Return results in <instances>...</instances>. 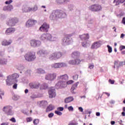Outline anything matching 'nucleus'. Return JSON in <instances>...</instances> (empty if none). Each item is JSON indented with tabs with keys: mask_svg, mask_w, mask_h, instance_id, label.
Returning <instances> with one entry per match:
<instances>
[{
	"mask_svg": "<svg viewBox=\"0 0 125 125\" xmlns=\"http://www.w3.org/2000/svg\"><path fill=\"white\" fill-rule=\"evenodd\" d=\"M80 83V82H78L76 83H75L74 84L72 85L71 88V92L72 93V94H75L76 92L74 91L75 89H76L77 87H78V85H79V84Z\"/></svg>",
	"mask_w": 125,
	"mask_h": 125,
	"instance_id": "26",
	"label": "nucleus"
},
{
	"mask_svg": "<svg viewBox=\"0 0 125 125\" xmlns=\"http://www.w3.org/2000/svg\"><path fill=\"white\" fill-rule=\"evenodd\" d=\"M24 58L27 62H33L36 60V53L34 52H28L24 55Z\"/></svg>",
	"mask_w": 125,
	"mask_h": 125,
	"instance_id": "4",
	"label": "nucleus"
},
{
	"mask_svg": "<svg viewBox=\"0 0 125 125\" xmlns=\"http://www.w3.org/2000/svg\"><path fill=\"white\" fill-rule=\"evenodd\" d=\"M54 109V106L52 105V104H50L47 107V111L48 112L50 111H52Z\"/></svg>",
	"mask_w": 125,
	"mask_h": 125,
	"instance_id": "35",
	"label": "nucleus"
},
{
	"mask_svg": "<svg viewBox=\"0 0 125 125\" xmlns=\"http://www.w3.org/2000/svg\"><path fill=\"white\" fill-rule=\"evenodd\" d=\"M68 109L69 111H71L73 112V111H74V107H73L72 106H70L68 107Z\"/></svg>",
	"mask_w": 125,
	"mask_h": 125,
	"instance_id": "61",
	"label": "nucleus"
},
{
	"mask_svg": "<svg viewBox=\"0 0 125 125\" xmlns=\"http://www.w3.org/2000/svg\"><path fill=\"white\" fill-rule=\"evenodd\" d=\"M107 47L108 48V51L109 53H111L112 51V47L110 46V45H107Z\"/></svg>",
	"mask_w": 125,
	"mask_h": 125,
	"instance_id": "47",
	"label": "nucleus"
},
{
	"mask_svg": "<svg viewBox=\"0 0 125 125\" xmlns=\"http://www.w3.org/2000/svg\"><path fill=\"white\" fill-rule=\"evenodd\" d=\"M85 114L86 115H88V114L90 115L91 114V111L89 110V109H86L85 110Z\"/></svg>",
	"mask_w": 125,
	"mask_h": 125,
	"instance_id": "51",
	"label": "nucleus"
},
{
	"mask_svg": "<svg viewBox=\"0 0 125 125\" xmlns=\"http://www.w3.org/2000/svg\"><path fill=\"white\" fill-rule=\"evenodd\" d=\"M13 0H7L5 2V4H10V3H12V2H13Z\"/></svg>",
	"mask_w": 125,
	"mask_h": 125,
	"instance_id": "53",
	"label": "nucleus"
},
{
	"mask_svg": "<svg viewBox=\"0 0 125 125\" xmlns=\"http://www.w3.org/2000/svg\"><path fill=\"white\" fill-rule=\"evenodd\" d=\"M13 51H14V49H13V47H8V52L9 53H11V52H13Z\"/></svg>",
	"mask_w": 125,
	"mask_h": 125,
	"instance_id": "46",
	"label": "nucleus"
},
{
	"mask_svg": "<svg viewBox=\"0 0 125 125\" xmlns=\"http://www.w3.org/2000/svg\"><path fill=\"white\" fill-rule=\"evenodd\" d=\"M41 41H48V42H54L58 40V37L56 35H52L50 33H45L42 34L40 37Z\"/></svg>",
	"mask_w": 125,
	"mask_h": 125,
	"instance_id": "2",
	"label": "nucleus"
},
{
	"mask_svg": "<svg viewBox=\"0 0 125 125\" xmlns=\"http://www.w3.org/2000/svg\"><path fill=\"white\" fill-rule=\"evenodd\" d=\"M122 23L125 25V17H124L122 21Z\"/></svg>",
	"mask_w": 125,
	"mask_h": 125,
	"instance_id": "64",
	"label": "nucleus"
},
{
	"mask_svg": "<svg viewBox=\"0 0 125 125\" xmlns=\"http://www.w3.org/2000/svg\"><path fill=\"white\" fill-rule=\"evenodd\" d=\"M29 85L31 88H35L37 89L40 87L41 84L39 82H35L29 83Z\"/></svg>",
	"mask_w": 125,
	"mask_h": 125,
	"instance_id": "20",
	"label": "nucleus"
},
{
	"mask_svg": "<svg viewBox=\"0 0 125 125\" xmlns=\"http://www.w3.org/2000/svg\"><path fill=\"white\" fill-rule=\"evenodd\" d=\"M119 48H120V50L122 51L123 49H125V46L121 45Z\"/></svg>",
	"mask_w": 125,
	"mask_h": 125,
	"instance_id": "62",
	"label": "nucleus"
},
{
	"mask_svg": "<svg viewBox=\"0 0 125 125\" xmlns=\"http://www.w3.org/2000/svg\"><path fill=\"white\" fill-rule=\"evenodd\" d=\"M13 9V6L12 5L10 4L8 6H5L3 8V10L4 11H11Z\"/></svg>",
	"mask_w": 125,
	"mask_h": 125,
	"instance_id": "28",
	"label": "nucleus"
},
{
	"mask_svg": "<svg viewBox=\"0 0 125 125\" xmlns=\"http://www.w3.org/2000/svg\"><path fill=\"white\" fill-rule=\"evenodd\" d=\"M39 30L41 32H45L46 33L48 32V30H49V24L46 22L43 23L40 27Z\"/></svg>",
	"mask_w": 125,
	"mask_h": 125,
	"instance_id": "13",
	"label": "nucleus"
},
{
	"mask_svg": "<svg viewBox=\"0 0 125 125\" xmlns=\"http://www.w3.org/2000/svg\"><path fill=\"white\" fill-rule=\"evenodd\" d=\"M57 76L56 73L47 74L45 76V79L46 80V81H50L51 82H52V81H54V80L56 79Z\"/></svg>",
	"mask_w": 125,
	"mask_h": 125,
	"instance_id": "10",
	"label": "nucleus"
},
{
	"mask_svg": "<svg viewBox=\"0 0 125 125\" xmlns=\"http://www.w3.org/2000/svg\"><path fill=\"white\" fill-rule=\"evenodd\" d=\"M47 105V102L46 101H42L40 103V106L41 107H45Z\"/></svg>",
	"mask_w": 125,
	"mask_h": 125,
	"instance_id": "34",
	"label": "nucleus"
},
{
	"mask_svg": "<svg viewBox=\"0 0 125 125\" xmlns=\"http://www.w3.org/2000/svg\"><path fill=\"white\" fill-rule=\"evenodd\" d=\"M79 38L81 41H86V40H88V39H89V35H88L87 34H84L82 35H79Z\"/></svg>",
	"mask_w": 125,
	"mask_h": 125,
	"instance_id": "25",
	"label": "nucleus"
},
{
	"mask_svg": "<svg viewBox=\"0 0 125 125\" xmlns=\"http://www.w3.org/2000/svg\"><path fill=\"white\" fill-rule=\"evenodd\" d=\"M74 34H70L64 36L62 40V45H70L74 42V40L71 37H73Z\"/></svg>",
	"mask_w": 125,
	"mask_h": 125,
	"instance_id": "3",
	"label": "nucleus"
},
{
	"mask_svg": "<svg viewBox=\"0 0 125 125\" xmlns=\"http://www.w3.org/2000/svg\"><path fill=\"white\" fill-rule=\"evenodd\" d=\"M53 116H54V113L51 112L50 113H49L48 115V118H49L50 119H51V118H52V117H53Z\"/></svg>",
	"mask_w": 125,
	"mask_h": 125,
	"instance_id": "54",
	"label": "nucleus"
},
{
	"mask_svg": "<svg viewBox=\"0 0 125 125\" xmlns=\"http://www.w3.org/2000/svg\"><path fill=\"white\" fill-rule=\"evenodd\" d=\"M38 6L35 5L33 7H28L26 5L23 6L22 10L23 12H30L32 11V12H36L38 10Z\"/></svg>",
	"mask_w": 125,
	"mask_h": 125,
	"instance_id": "7",
	"label": "nucleus"
},
{
	"mask_svg": "<svg viewBox=\"0 0 125 125\" xmlns=\"http://www.w3.org/2000/svg\"><path fill=\"white\" fill-rule=\"evenodd\" d=\"M58 19L59 18H65L67 16V14L62 10H56Z\"/></svg>",
	"mask_w": 125,
	"mask_h": 125,
	"instance_id": "16",
	"label": "nucleus"
},
{
	"mask_svg": "<svg viewBox=\"0 0 125 125\" xmlns=\"http://www.w3.org/2000/svg\"><path fill=\"white\" fill-rule=\"evenodd\" d=\"M68 63L70 65H76L75 60H71L68 62Z\"/></svg>",
	"mask_w": 125,
	"mask_h": 125,
	"instance_id": "42",
	"label": "nucleus"
},
{
	"mask_svg": "<svg viewBox=\"0 0 125 125\" xmlns=\"http://www.w3.org/2000/svg\"><path fill=\"white\" fill-rule=\"evenodd\" d=\"M19 98H20V97L17 95H14L12 97V99L13 100H15V101H17V100H18Z\"/></svg>",
	"mask_w": 125,
	"mask_h": 125,
	"instance_id": "38",
	"label": "nucleus"
},
{
	"mask_svg": "<svg viewBox=\"0 0 125 125\" xmlns=\"http://www.w3.org/2000/svg\"><path fill=\"white\" fill-rule=\"evenodd\" d=\"M7 64V59L4 58H1L0 65H6Z\"/></svg>",
	"mask_w": 125,
	"mask_h": 125,
	"instance_id": "32",
	"label": "nucleus"
},
{
	"mask_svg": "<svg viewBox=\"0 0 125 125\" xmlns=\"http://www.w3.org/2000/svg\"><path fill=\"white\" fill-rule=\"evenodd\" d=\"M26 121L27 123H29L30 122H32V121H33V119L31 118V117H28L26 118Z\"/></svg>",
	"mask_w": 125,
	"mask_h": 125,
	"instance_id": "58",
	"label": "nucleus"
},
{
	"mask_svg": "<svg viewBox=\"0 0 125 125\" xmlns=\"http://www.w3.org/2000/svg\"><path fill=\"white\" fill-rule=\"evenodd\" d=\"M57 4H64L66 2H69V0H56Z\"/></svg>",
	"mask_w": 125,
	"mask_h": 125,
	"instance_id": "30",
	"label": "nucleus"
},
{
	"mask_svg": "<svg viewBox=\"0 0 125 125\" xmlns=\"http://www.w3.org/2000/svg\"><path fill=\"white\" fill-rule=\"evenodd\" d=\"M75 65H79V64H80V63H81V60L79 59H76L75 60Z\"/></svg>",
	"mask_w": 125,
	"mask_h": 125,
	"instance_id": "50",
	"label": "nucleus"
},
{
	"mask_svg": "<svg viewBox=\"0 0 125 125\" xmlns=\"http://www.w3.org/2000/svg\"><path fill=\"white\" fill-rule=\"evenodd\" d=\"M13 107L11 105L4 106L2 108V111L5 113L7 116H13L14 115V111L12 110Z\"/></svg>",
	"mask_w": 125,
	"mask_h": 125,
	"instance_id": "5",
	"label": "nucleus"
},
{
	"mask_svg": "<svg viewBox=\"0 0 125 125\" xmlns=\"http://www.w3.org/2000/svg\"><path fill=\"white\" fill-rule=\"evenodd\" d=\"M4 95V92H3L1 89H0V99L2 100V97H3Z\"/></svg>",
	"mask_w": 125,
	"mask_h": 125,
	"instance_id": "43",
	"label": "nucleus"
},
{
	"mask_svg": "<svg viewBox=\"0 0 125 125\" xmlns=\"http://www.w3.org/2000/svg\"><path fill=\"white\" fill-rule=\"evenodd\" d=\"M18 23V19L16 18H10L6 22V25L10 27H13Z\"/></svg>",
	"mask_w": 125,
	"mask_h": 125,
	"instance_id": "8",
	"label": "nucleus"
},
{
	"mask_svg": "<svg viewBox=\"0 0 125 125\" xmlns=\"http://www.w3.org/2000/svg\"><path fill=\"white\" fill-rule=\"evenodd\" d=\"M68 9L70 11H72V10H74V5L72 4H69L68 5Z\"/></svg>",
	"mask_w": 125,
	"mask_h": 125,
	"instance_id": "41",
	"label": "nucleus"
},
{
	"mask_svg": "<svg viewBox=\"0 0 125 125\" xmlns=\"http://www.w3.org/2000/svg\"><path fill=\"white\" fill-rule=\"evenodd\" d=\"M125 0H114L113 3L115 5H119L120 3H123L125 2Z\"/></svg>",
	"mask_w": 125,
	"mask_h": 125,
	"instance_id": "31",
	"label": "nucleus"
},
{
	"mask_svg": "<svg viewBox=\"0 0 125 125\" xmlns=\"http://www.w3.org/2000/svg\"><path fill=\"white\" fill-rule=\"evenodd\" d=\"M39 123H40V121L39 120V119H35L33 121V124L35 125H39Z\"/></svg>",
	"mask_w": 125,
	"mask_h": 125,
	"instance_id": "48",
	"label": "nucleus"
},
{
	"mask_svg": "<svg viewBox=\"0 0 125 125\" xmlns=\"http://www.w3.org/2000/svg\"><path fill=\"white\" fill-rule=\"evenodd\" d=\"M73 79L75 80L76 81H77V80H78V79H79V75L78 74H76L74 76H73Z\"/></svg>",
	"mask_w": 125,
	"mask_h": 125,
	"instance_id": "56",
	"label": "nucleus"
},
{
	"mask_svg": "<svg viewBox=\"0 0 125 125\" xmlns=\"http://www.w3.org/2000/svg\"><path fill=\"white\" fill-rule=\"evenodd\" d=\"M68 64L65 62L56 63L51 64L52 68L57 69V68H62V67H67Z\"/></svg>",
	"mask_w": 125,
	"mask_h": 125,
	"instance_id": "12",
	"label": "nucleus"
},
{
	"mask_svg": "<svg viewBox=\"0 0 125 125\" xmlns=\"http://www.w3.org/2000/svg\"><path fill=\"white\" fill-rule=\"evenodd\" d=\"M30 44L32 47H39V46H41L42 42L39 40H33L31 41Z\"/></svg>",
	"mask_w": 125,
	"mask_h": 125,
	"instance_id": "14",
	"label": "nucleus"
},
{
	"mask_svg": "<svg viewBox=\"0 0 125 125\" xmlns=\"http://www.w3.org/2000/svg\"><path fill=\"white\" fill-rule=\"evenodd\" d=\"M15 68L17 69V70H19L20 71H25V69L26 67L24 66V65L19 63L15 65Z\"/></svg>",
	"mask_w": 125,
	"mask_h": 125,
	"instance_id": "23",
	"label": "nucleus"
},
{
	"mask_svg": "<svg viewBox=\"0 0 125 125\" xmlns=\"http://www.w3.org/2000/svg\"><path fill=\"white\" fill-rule=\"evenodd\" d=\"M18 78H19V74L17 73H15L12 75H9L7 77V79L5 81L6 85H8V86H11V85L13 84V83H14V82L16 83L18 82V80H17Z\"/></svg>",
	"mask_w": 125,
	"mask_h": 125,
	"instance_id": "1",
	"label": "nucleus"
},
{
	"mask_svg": "<svg viewBox=\"0 0 125 125\" xmlns=\"http://www.w3.org/2000/svg\"><path fill=\"white\" fill-rule=\"evenodd\" d=\"M82 46L83 47H88L90 45V44L86 42H82Z\"/></svg>",
	"mask_w": 125,
	"mask_h": 125,
	"instance_id": "37",
	"label": "nucleus"
},
{
	"mask_svg": "<svg viewBox=\"0 0 125 125\" xmlns=\"http://www.w3.org/2000/svg\"><path fill=\"white\" fill-rule=\"evenodd\" d=\"M12 43V40H9L7 41L6 40H4L1 42L2 45H4V46H6L7 45H10Z\"/></svg>",
	"mask_w": 125,
	"mask_h": 125,
	"instance_id": "27",
	"label": "nucleus"
},
{
	"mask_svg": "<svg viewBox=\"0 0 125 125\" xmlns=\"http://www.w3.org/2000/svg\"><path fill=\"white\" fill-rule=\"evenodd\" d=\"M15 32V28H9L6 29L5 31V35H9L10 34H12Z\"/></svg>",
	"mask_w": 125,
	"mask_h": 125,
	"instance_id": "24",
	"label": "nucleus"
},
{
	"mask_svg": "<svg viewBox=\"0 0 125 125\" xmlns=\"http://www.w3.org/2000/svg\"><path fill=\"white\" fill-rule=\"evenodd\" d=\"M89 9L91 11L96 12L97 11H100L102 9V7L99 4H93L89 7Z\"/></svg>",
	"mask_w": 125,
	"mask_h": 125,
	"instance_id": "9",
	"label": "nucleus"
},
{
	"mask_svg": "<svg viewBox=\"0 0 125 125\" xmlns=\"http://www.w3.org/2000/svg\"><path fill=\"white\" fill-rule=\"evenodd\" d=\"M49 18L50 20H52V21H54V20H57V19H58L56 10L52 11V13H51L49 16Z\"/></svg>",
	"mask_w": 125,
	"mask_h": 125,
	"instance_id": "17",
	"label": "nucleus"
},
{
	"mask_svg": "<svg viewBox=\"0 0 125 125\" xmlns=\"http://www.w3.org/2000/svg\"><path fill=\"white\" fill-rule=\"evenodd\" d=\"M10 121L11 122H12V123H16V120L14 117L12 118L11 119H10Z\"/></svg>",
	"mask_w": 125,
	"mask_h": 125,
	"instance_id": "63",
	"label": "nucleus"
},
{
	"mask_svg": "<svg viewBox=\"0 0 125 125\" xmlns=\"http://www.w3.org/2000/svg\"><path fill=\"white\" fill-rule=\"evenodd\" d=\"M35 24H37V21L29 19L26 21L25 26L27 28H30V27H33Z\"/></svg>",
	"mask_w": 125,
	"mask_h": 125,
	"instance_id": "15",
	"label": "nucleus"
},
{
	"mask_svg": "<svg viewBox=\"0 0 125 125\" xmlns=\"http://www.w3.org/2000/svg\"><path fill=\"white\" fill-rule=\"evenodd\" d=\"M55 113L56 114V115H58V116H62V112H60L59 110H56L55 111Z\"/></svg>",
	"mask_w": 125,
	"mask_h": 125,
	"instance_id": "49",
	"label": "nucleus"
},
{
	"mask_svg": "<svg viewBox=\"0 0 125 125\" xmlns=\"http://www.w3.org/2000/svg\"><path fill=\"white\" fill-rule=\"evenodd\" d=\"M72 101H74V98H73V97L66 98L64 100L65 103H70V102H72Z\"/></svg>",
	"mask_w": 125,
	"mask_h": 125,
	"instance_id": "33",
	"label": "nucleus"
},
{
	"mask_svg": "<svg viewBox=\"0 0 125 125\" xmlns=\"http://www.w3.org/2000/svg\"><path fill=\"white\" fill-rule=\"evenodd\" d=\"M63 56V54L60 52H55L51 54L49 57L50 60H56V59H59Z\"/></svg>",
	"mask_w": 125,
	"mask_h": 125,
	"instance_id": "6",
	"label": "nucleus"
},
{
	"mask_svg": "<svg viewBox=\"0 0 125 125\" xmlns=\"http://www.w3.org/2000/svg\"><path fill=\"white\" fill-rule=\"evenodd\" d=\"M6 19V16L4 14H0V20H4Z\"/></svg>",
	"mask_w": 125,
	"mask_h": 125,
	"instance_id": "40",
	"label": "nucleus"
},
{
	"mask_svg": "<svg viewBox=\"0 0 125 125\" xmlns=\"http://www.w3.org/2000/svg\"><path fill=\"white\" fill-rule=\"evenodd\" d=\"M57 109L58 110V111H63L64 107H59L57 108Z\"/></svg>",
	"mask_w": 125,
	"mask_h": 125,
	"instance_id": "59",
	"label": "nucleus"
},
{
	"mask_svg": "<svg viewBox=\"0 0 125 125\" xmlns=\"http://www.w3.org/2000/svg\"><path fill=\"white\" fill-rule=\"evenodd\" d=\"M37 54H39V55H47L49 54V52L45 49H42L37 51Z\"/></svg>",
	"mask_w": 125,
	"mask_h": 125,
	"instance_id": "22",
	"label": "nucleus"
},
{
	"mask_svg": "<svg viewBox=\"0 0 125 125\" xmlns=\"http://www.w3.org/2000/svg\"><path fill=\"white\" fill-rule=\"evenodd\" d=\"M38 74H44V73H45V72L44 71V70L42 69V68H39L38 69V71H37Z\"/></svg>",
	"mask_w": 125,
	"mask_h": 125,
	"instance_id": "39",
	"label": "nucleus"
},
{
	"mask_svg": "<svg viewBox=\"0 0 125 125\" xmlns=\"http://www.w3.org/2000/svg\"><path fill=\"white\" fill-rule=\"evenodd\" d=\"M4 56V50L3 51H0V56Z\"/></svg>",
	"mask_w": 125,
	"mask_h": 125,
	"instance_id": "60",
	"label": "nucleus"
},
{
	"mask_svg": "<svg viewBox=\"0 0 125 125\" xmlns=\"http://www.w3.org/2000/svg\"><path fill=\"white\" fill-rule=\"evenodd\" d=\"M57 79L60 81H62V82H66V81H68L69 79V76H68L67 74H64L58 76Z\"/></svg>",
	"mask_w": 125,
	"mask_h": 125,
	"instance_id": "19",
	"label": "nucleus"
},
{
	"mask_svg": "<svg viewBox=\"0 0 125 125\" xmlns=\"http://www.w3.org/2000/svg\"><path fill=\"white\" fill-rule=\"evenodd\" d=\"M25 74L30 76L31 75V70H27L26 71H25Z\"/></svg>",
	"mask_w": 125,
	"mask_h": 125,
	"instance_id": "57",
	"label": "nucleus"
},
{
	"mask_svg": "<svg viewBox=\"0 0 125 125\" xmlns=\"http://www.w3.org/2000/svg\"><path fill=\"white\" fill-rule=\"evenodd\" d=\"M102 45V42L99 41L93 43L91 46V48L94 49V48H98V47H100Z\"/></svg>",
	"mask_w": 125,
	"mask_h": 125,
	"instance_id": "21",
	"label": "nucleus"
},
{
	"mask_svg": "<svg viewBox=\"0 0 125 125\" xmlns=\"http://www.w3.org/2000/svg\"><path fill=\"white\" fill-rule=\"evenodd\" d=\"M56 88H64L65 87H67V83H66V81H59L55 85Z\"/></svg>",
	"mask_w": 125,
	"mask_h": 125,
	"instance_id": "11",
	"label": "nucleus"
},
{
	"mask_svg": "<svg viewBox=\"0 0 125 125\" xmlns=\"http://www.w3.org/2000/svg\"><path fill=\"white\" fill-rule=\"evenodd\" d=\"M115 66H116V68L117 66L119 65V61H115L114 63Z\"/></svg>",
	"mask_w": 125,
	"mask_h": 125,
	"instance_id": "55",
	"label": "nucleus"
},
{
	"mask_svg": "<svg viewBox=\"0 0 125 125\" xmlns=\"http://www.w3.org/2000/svg\"><path fill=\"white\" fill-rule=\"evenodd\" d=\"M124 65H125V62H119V65L117 66V69L118 70L120 67H123Z\"/></svg>",
	"mask_w": 125,
	"mask_h": 125,
	"instance_id": "36",
	"label": "nucleus"
},
{
	"mask_svg": "<svg viewBox=\"0 0 125 125\" xmlns=\"http://www.w3.org/2000/svg\"><path fill=\"white\" fill-rule=\"evenodd\" d=\"M74 83V81L73 80H69V81L66 82V86H67V84H72V83Z\"/></svg>",
	"mask_w": 125,
	"mask_h": 125,
	"instance_id": "52",
	"label": "nucleus"
},
{
	"mask_svg": "<svg viewBox=\"0 0 125 125\" xmlns=\"http://www.w3.org/2000/svg\"><path fill=\"white\" fill-rule=\"evenodd\" d=\"M41 87L42 89H46L47 88V84L44 83L42 84Z\"/></svg>",
	"mask_w": 125,
	"mask_h": 125,
	"instance_id": "44",
	"label": "nucleus"
},
{
	"mask_svg": "<svg viewBox=\"0 0 125 125\" xmlns=\"http://www.w3.org/2000/svg\"><path fill=\"white\" fill-rule=\"evenodd\" d=\"M49 96L50 98H54L56 96V93L55 92V89L52 87L49 90Z\"/></svg>",
	"mask_w": 125,
	"mask_h": 125,
	"instance_id": "18",
	"label": "nucleus"
},
{
	"mask_svg": "<svg viewBox=\"0 0 125 125\" xmlns=\"http://www.w3.org/2000/svg\"><path fill=\"white\" fill-rule=\"evenodd\" d=\"M81 53L77 51H74L72 54H71V57L72 58H78L80 55Z\"/></svg>",
	"mask_w": 125,
	"mask_h": 125,
	"instance_id": "29",
	"label": "nucleus"
},
{
	"mask_svg": "<svg viewBox=\"0 0 125 125\" xmlns=\"http://www.w3.org/2000/svg\"><path fill=\"white\" fill-rule=\"evenodd\" d=\"M38 98V96L35 94H32L30 95V98H31V99H35V98Z\"/></svg>",
	"mask_w": 125,
	"mask_h": 125,
	"instance_id": "45",
	"label": "nucleus"
}]
</instances>
